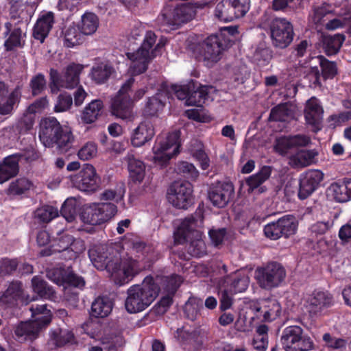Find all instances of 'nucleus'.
I'll use <instances>...</instances> for the list:
<instances>
[{
	"label": "nucleus",
	"mask_w": 351,
	"mask_h": 351,
	"mask_svg": "<svg viewBox=\"0 0 351 351\" xmlns=\"http://www.w3.org/2000/svg\"><path fill=\"white\" fill-rule=\"evenodd\" d=\"M33 291L40 298L49 300L56 298V291L52 286L40 276H34L32 280Z\"/></svg>",
	"instance_id": "nucleus-32"
},
{
	"label": "nucleus",
	"mask_w": 351,
	"mask_h": 351,
	"mask_svg": "<svg viewBox=\"0 0 351 351\" xmlns=\"http://www.w3.org/2000/svg\"><path fill=\"white\" fill-rule=\"evenodd\" d=\"M74 241L73 236L69 234H64L58 240L54 241L53 243L41 250L39 252L40 256H49L54 253L64 252L69 248Z\"/></svg>",
	"instance_id": "nucleus-36"
},
{
	"label": "nucleus",
	"mask_w": 351,
	"mask_h": 351,
	"mask_svg": "<svg viewBox=\"0 0 351 351\" xmlns=\"http://www.w3.org/2000/svg\"><path fill=\"white\" fill-rule=\"evenodd\" d=\"M134 82L130 77L121 87L116 96L112 99L110 109L112 115L121 119H129L132 117V100L128 92Z\"/></svg>",
	"instance_id": "nucleus-10"
},
{
	"label": "nucleus",
	"mask_w": 351,
	"mask_h": 351,
	"mask_svg": "<svg viewBox=\"0 0 351 351\" xmlns=\"http://www.w3.org/2000/svg\"><path fill=\"white\" fill-rule=\"evenodd\" d=\"M177 170L178 173L192 181H195L199 176V171L195 167L186 161L178 163Z\"/></svg>",
	"instance_id": "nucleus-56"
},
{
	"label": "nucleus",
	"mask_w": 351,
	"mask_h": 351,
	"mask_svg": "<svg viewBox=\"0 0 351 351\" xmlns=\"http://www.w3.org/2000/svg\"><path fill=\"white\" fill-rule=\"evenodd\" d=\"M293 111L291 110L289 103H282L272 108L269 120L271 121H286L289 118L293 117Z\"/></svg>",
	"instance_id": "nucleus-44"
},
{
	"label": "nucleus",
	"mask_w": 351,
	"mask_h": 351,
	"mask_svg": "<svg viewBox=\"0 0 351 351\" xmlns=\"http://www.w3.org/2000/svg\"><path fill=\"white\" fill-rule=\"evenodd\" d=\"M72 104L71 95L67 92H63L57 97L53 110L55 112H64L70 110Z\"/></svg>",
	"instance_id": "nucleus-54"
},
{
	"label": "nucleus",
	"mask_w": 351,
	"mask_h": 351,
	"mask_svg": "<svg viewBox=\"0 0 351 351\" xmlns=\"http://www.w3.org/2000/svg\"><path fill=\"white\" fill-rule=\"evenodd\" d=\"M39 157L38 153L34 150L25 152H18L5 157L0 162V184H3L15 177L19 172V162L35 160Z\"/></svg>",
	"instance_id": "nucleus-13"
},
{
	"label": "nucleus",
	"mask_w": 351,
	"mask_h": 351,
	"mask_svg": "<svg viewBox=\"0 0 351 351\" xmlns=\"http://www.w3.org/2000/svg\"><path fill=\"white\" fill-rule=\"evenodd\" d=\"M321 68V74L324 81L333 79L338 73V69L335 62L330 61L322 55L317 56Z\"/></svg>",
	"instance_id": "nucleus-46"
},
{
	"label": "nucleus",
	"mask_w": 351,
	"mask_h": 351,
	"mask_svg": "<svg viewBox=\"0 0 351 351\" xmlns=\"http://www.w3.org/2000/svg\"><path fill=\"white\" fill-rule=\"evenodd\" d=\"M105 176L103 178L97 173L95 168L89 164V193L95 192L107 184Z\"/></svg>",
	"instance_id": "nucleus-52"
},
{
	"label": "nucleus",
	"mask_w": 351,
	"mask_h": 351,
	"mask_svg": "<svg viewBox=\"0 0 351 351\" xmlns=\"http://www.w3.org/2000/svg\"><path fill=\"white\" fill-rule=\"evenodd\" d=\"M188 252L193 256L202 257L205 254V243L201 239H196L190 242Z\"/></svg>",
	"instance_id": "nucleus-62"
},
{
	"label": "nucleus",
	"mask_w": 351,
	"mask_h": 351,
	"mask_svg": "<svg viewBox=\"0 0 351 351\" xmlns=\"http://www.w3.org/2000/svg\"><path fill=\"white\" fill-rule=\"evenodd\" d=\"M130 176L134 182H141L145 173V166L143 161L130 158L128 161Z\"/></svg>",
	"instance_id": "nucleus-48"
},
{
	"label": "nucleus",
	"mask_w": 351,
	"mask_h": 351,
	"mask_svg": "<svg viewBox=\"0 0 351 351\" xmlns=\"http://www.w3.org/2000/svg\"><path fill=\"white\" fill-rule=\"evenodd\" d=\"M58 216V210L49 205L43 206L37 208L35 211V219H37L40 223H48Z\"/></svg>",
	"instance_id": "nucleus-47"
},
{
	"label": "nucleus",
	"mask_w": 351,
	"mask_h": 351,
	"mask_svg": "<svg viewBox=\"0 0 351 351\" xmlns=\"http://www.w3.org/2000/svg\"><path fill=\"white\" fill-rule=\"evenodd\" d=\"M195 215H191L186 217L180 223L177 231L175 232V239L181 240L182 242L186 241L189 239L190 234L195 231L198 221L202 223L204 219L202 210L196 211Z\"/></svg>",
	"instance_id": "nucleus-25"
},
{
	"label": "nucleus",
	"mask_w": 351,
	"mask_h": 351,
	"mask_svg": "<svg viewBox=\"0 0 351 351\" xmlns=\"http://www.w3.org/2000/svg\"><path fill=\"white\" fill-rule=\"evenodd\" d=\"M345 40L346 36L342 34L324 36L323 38V49L325 53L328 56L337 54L339 51Z\"/></svg>",
	"instance_id": "nucleus-41"
},
{
	"label": "nucleus",
	"mask_w": 351,
	"mask_h": 351,
	"mask_svg": "<svg viewBox=\"0 0 351 351\" xmlns=\"http://www.w3.org/2000/svg\"><path fill=\"white\" fill-rule=\"evenodd\" d=\"M217 289L219 299V309L221 311H225L231 308L234 294L230 293V291L219 282H217Z\"/></svg>",
	"instance_id": "nucleus-50"
},
{
	"label": "nucleus",
	"mask_w": 351,
	"mask_h": 351,
	"mask_svg": "<svg viewBox=\"0 0 351 351\" xmlns=\"http://www.w3.org/2000/svg\"><path fill=\"white\" fill-rule=\"evenodd\" d=\"M346 13H335L332 5L326 3H322L320 6L315 8L314 10V17L317 22H320L325 16H326L328 14L337 15L340 16H343Z\"/></svg>",
	"instance_id": "nucleus-59"
},
{
	"label": "nucleus",
	"mask_w": 351,
	"mask_h": 351,
	"mask_svg": "<svg viewBox=\"0 0 351 351\" xmlns=\"http://www.w3.org/2000/svg\"><path fill=\"white\" fill-rule=\"evenodd\" d=\"M324 178L323 173L317 169L308 170L300 174L299 178L298 198H308L319 187Z\"/></svg>",
	"instance_id": "nucleus-19"
},
{
	"label": "nucleus",
	"mask_w": 351,
	"mask_h": 351,
	"mask_svg": "<svg viewBox=\"0 0 351 351\" xmlns=\"http://www.w3.org/2000/svg\"><path fill=\"white\" fill-rule=\"evenodd\" d=\"M196 15L195 8L191 3H182L173 10H165L161 14L162 21L171 29H178L180 25L192 20Z\"/></svg>",
	"instance_id": "nucleus-15"
},
{
	"label": "nucleus",
	"mask_w": 351,
	"mask_h": 351,
	"mask_svg": "<svg viewBox=\"0 0 351 351\" xmlns=\"http://www.w3.org/2000/svg\"><path fill=\"white\" fill-rule=\"evenodd\" d=\"M271 173V167L269 166H263L256 173L250 176L246 179V184L249 186V192H252L254 189L258 188L268 180Z\"/></svg>",
	"instance_id": "nucleus-42"
},
{
	"label": "nucleus",
	"mask_w": 351,
	"mask_h": 351,
	"mask_svg": "<svg viewBox=\"0 0 351 351\" xmlns=\"http://www.w3.org/2000/svg\"><path fill=\"white\" fill-rule=\"evenodd\" d=\"M66 271L62 267L52 268L47 271V276L51 281L58 285H64Z\"/></svg>",
	"instance_id": "nucleus-63"
},
{
	"label": "nucleus",
	"mask_w": 351,
	"mask_h": 351,
	"mask_svg": "<svg viewBox=\"0 0 351 351\" xmlns=\"http://www.w3.org/2000/svg\"><path fill=\"white\" fill-rule=\"evenodd\" d=\"M256 276L260 287L269 290L281 284L285 278L286 271L281 264L271 262L265 267L257 268Z\"/></svg>",
	"instance_id": "nucleus-12"
},
{
	"label": "nucleus",
	"mask_w": 351,
	"mask_h": 351,
	"mask_svg": "<svg viewBox=\"0 0 351 351\" xmlns=\"http://www.w3.org/2000/svg\"><path fill=\"white\" fill-rule=\"evenodd\" d=\"M52 319L51 311H45L42 314L36 315V316H32L30 321L34 323V325L36 327H39V330L47 327L51 323Z\"/></svg>",
	"instance_id": "nucleus-61"
},
{
	"label": "nucleus",
	"mask_w": 351,
	"mask_h": 351,
	"mask_svg": "<svg viewBox=\"0 0 351 351\" xmlns=\"http://www.w3.org/2000/svg\"><path fill=\"white\" fill-rule=\"evenodd\" d=\"M305 78L309 80L310 86L315 88L322 86L321 78H322V77L317 66H311Z\"/></svg>",
	"instance_id": "nucleus-64"
},
{
	"label": "nucleus",
	"mask_w": 351,
	"mask_h": 351,
	"mask_svg": "<svg viewBox=\"0 0 351 351\" xmlns=\"http://www.w3.org/2000/svg\"><path fill=\"white\" fill-rule=\"evenodd\" d=\"M180 287V282L177 281L176 277H171L167 285L169 293L163 297L158 302L156 306V311L158 313H165L171 305L173 304V297Z\"/></svg>",
	"instance_id": "nucleus-34"
},
{
	"label": "nucleus",
	"mask_w": 351,
	"mask_h": 351,
	"mask_svg": "<svg viewBox=\"0 0 351 351\" xmlns=\"http://www.w3.org/2000/svg\"><path fill=\"white\" fill-rule=\"evenodd\" d=\"M306 308L311 315H317L333 304V297L327 291L315 290L306 300Z\"/></svg>",
	"instance_id": "nucleus-23"
},
{
	"label": "nucleus",
	"mask_w": 351,
	"mask_h": 351,
	"mask_svg": "<svg viewBox=\"0 0 351 351\" xmlns=\"http://www.w3.org/2000/svg\"><path fill=\"white\" fill-rule=\"evenodd\" d=\"M30 301L32 299L25 294L23 285L19 280H13L10 282L6 290L0 293V306L5 308L27 305Z\"/></svg>",
	"instance_id": "nucleus-14"
},
{
	"label": "nucleus",
	"mask_w": 351,
	"mask_h": 351,
	"mask_svg": "<svg viewBox=\"0 0 351 351\" xmlns=\"http://www.w3.org/2000/svg\"><path fill=\"white\" fill-rule=\"evenodd\" d=\"M234 195V186L228 181H218L212 184L208 191V197L214 206L224 208Z\"/></svg>",
	"instance_id": "nucleus-17"
},
{
	"label": "nucleus",
	"mask_w": 351,
	"mask_h": 351,
	"mask_svg": "<svg viewBox=\"0 0 351 351\" xmlns=\"http://www.w3.org/2000/svg\"><path fill=\"white\" fill-rule=\"evenodd\" d=\"M155 135L154 126L150 123H141L134 130L131 143L134 147H139L152 140Z\"/></svg>",
	"instance_id": "nucleus-28"
},
{
	"label": "nucleus",
	"mask_w": 351,
	"mask_h": 351,
	"mask_svg": "<svg viewBox=\"0 0 351 351\" xmlns=\"http://www.w3.org/2000/svg\"><path fill=\"white\" fill-rule=\"evenodd\" d=\"M263 315V321L271 322L277 319L281 313V306L276 300H267L263 306L256 309Z\"/></svg>",
	"instance_id": "nucleus-38"
},
{
	"label": "nucleus",
	"mask_w": 351,
	"mask_h": 351,
	"mask_svg": "<svg viewBox=\"0 0 351 351\" xmlns=\"http://www.w3.org/2000/svg\"><path fill=\"white\" fill-rule=\"evenodd\" d=\"M169 93L165 91H159L154 96L148 97L143 110L145 117H157L167 102Z\"/></svg>",
	"instance_id": "nucleus-26"
},
{
	"label": "nucleus",
	"mask_w": 351,
	"mask_h": 351,
	"mask_svg": "<svg viewBox=\"0 0 351 351\" xmlns=\"http://www.w3.org/2000/svg\"><path fill=\"white\" fill-rule=\"evenodd\" d=\"M88 21V11H86L81 19V25L77 27H68L64 34V45L66 47H73L75 45L82 44L85 40V36L88 34L85 27Z\"/></svg>",
	"instance_id": "nucleus-24"
},
{
	"label": "nucleus",
	"mask_w": 351,
	"mask_h": 351,
	"mask_svg": "<svg viewBox=\"0 0 351 351\" xmlns=\"http://www.w3.org/2000/svg\"><path fill=\"white\" fill-rule=\"evenodd\" d=\"M329 190L336 201L346 202L351 199V178H344L331 184Z\"/></svg>",
	"instance_id": "nucleus-30"
},
{
	"label": "nucleus",
	"mask_w": 351,
	"mask_h": 351,
	"mask_svg": "<svg viewBox=\"0 0 351 351\" xmlns=\"http://www.w3.org/2000/svg\"><path fill=\"white\" fill-rule=\"evenodd\" d=\"M89 225L104 223L115 215L117 207L112 203H93L89 204Z\"/></svg>",
	"instance_id": "nucleus-20"
},
{
	"label": "nucleus",
	"mask_w": 351,
	"mask_h": 351,
	"mask_svg": "<svg viewBox=\"0 0 351 351\" xmlns=\"http://www.w3.org/2000/svg\"><path fill=\"white\" fill-rule=\"evenodd\" d=\"M54 23V15L51 12L43 14L37 20L33 28V36L43 43Z\"/></svg>",
	"instance_id": "nucleus-27"
},
{
	"label": "nucleus",
	"mask_w": 351,
	"mask_h": 351,
	"mask_svg": "<svg viewBox=\"0 0 351 351\" xmlns=\"http://www.w3.org/2000/svg\"><path fill=\"white\" fill-rule=\"evenodd\" d=\"M113 71V67L107 62L97 60L91 69L90 77L95 84H103L109 80Z\"/></svg>",
	"instance_id": "nucleus-29"
},
{
	"label": "nucleus",
	"mask_w": 351,
	"mask_h": 351,
	"mask_svg": "<svg viewBox=\"0 0 351 351\" xmlns=\"http://www.w3.org/2000/svg\"><path fill=\"white\" fill-rule=\"evenodd\" d=\"M324 110L319 99L312 97L306 101L304 110V118L308 125L312 128V131L317 132L322 130V119Z\"/></svg>",
	"instance_id": "nucleus-22"
},
{
	"label": "nucleus",
	"mask_w": 351,
	"mask_h": 351,
	"mask_svg": "<svg viewBox=\"0 0 351 351\" xmlns=\"http://www.w3.org/2000/svg\"><path fill=\"white\" fill-rule=\"evenodd\" d=\"M47 81L43 73L33 76L29 82V86L34 96L40 95L46 89Z\"/></svg>",
	"instance_id": "nucleus-58"
},
{
	"label": "nucleus",
	"mask_w": 351,
	"mask_h": 351,
	"mask_svg": "<svg viewBox=\"0 0 351 351\" xmlns=\"http://www.w3.org/2000/svg\"><path fill=\"white\" fill-rule=\"evenodd\" d=\"M6 28L5 35L10 34V36L5 40L4 46L7 51H11L14 50L15 47H21V38L22 34V30L20 27H15L11 31L12 24L10 22H7L5 24Z\"/></svg>",
	"instance_id": "nucleus-43"
},
{
	"label": "nucleus",
	"mask_w": 351,
	"mask_h": 351,
	"mask_svg": "<svg viewBox=\"0 0 351 351\" xmlns=\"http://www.w3.org/2000/svg\"><path fill=\"white\" fill-rule=\"evenodd\" d=\"M280 343L285 351H309L314 349V342L299 326H287L282 330Z\"/></svg>",
	"instance_id": "nucleus-8"
},
{
	"label": "nucleus",
	"mask_w": 351,
	"mask_h": 351,
	"mask_svg": "<svg viewBox=\"0 0 351 351\" xmlns=\"http://www.w3.org/2000/svg\"><path fill=\"white\" fill-rule=\"evenodd\" d=\"M272 45L277 49L288 47L295 36L292 23L285 18H275L269 25Z\"/></svg>",
	"instance_id": "nucleus-9"
},
{
	"label": "nucleus",
	"mask_w": 351,
	"mask_h": 351,
	"mask_svg": "<svg viewBox=\"0 0 351 351\" xmlns=\"http://www.w3.org/2000/svg\"><path fill=\"white\" fill-rule=\"evenodd\" d=\"M298 226L295 217L291 215H286L266 224L263 232L265 236L271 240H278L281 237L287 239L296 233Z\"/></svg>",
	"instance_id": "nucleus-11"
},
{
	"label": "nucleus",
	"mask_w": 351,
	"mask_h": 351,
	"mask_svg": "<svg viewBox=\"0 0 351 351\" xmlns=\"http://www.w3.org/2000/svg\"><path fill=\"white\" fill-rule=\"evenodd\" d=\"M160 288L152 276H146L142 284L132 286L128 290L125 306L130 313L143 311L158 295Z\"/></svg>",
	"instance_id": "nucleus-4"
},
{
	"label": "nucleus",
	"mask_w": 351,
	"mask_h": 351,
	"mask_svg": "<svg viewBox=\"0 0 351 351\" xmlns=\"http://www.w3.org/2000/svg\"><path fill=\"white\" fill-rule=\"evenodd\" d=\"M39 138L45 147H56L60 153L66 152L71 147L74 139L71 129L61 125L57 119L53 117L41 121Z\"/></svg>",
	"instance_id": "nucleus-2"
},
{
	"label": "nucleus",
	"mask_w": 351,
	"mask_h": 351,
	"mask_svg": "<svg viewBox=\"0 0 351 351\" xmlns=\"http://www.w3.org/2000/svg\"><path fill=\"white\" fill-rule=\"evenodd\" d=\"M237 19L243 16L250 10V0H228Z\"/></svg>",
	"instance_id": "nucleus-60"
},
{
	"label": "nucleus",
	"mask_w": 351,
	"mask_h": 351,
	"mask_svg": "<svg viewBox=\"0 0 351 351\" xmlns=\"http://www.w3.org/2000/svg\"><path fill=\"white\" fill-rule=\"evenodd\" d=\"M180 132H169L166 138L157 137L152 148L154 162L160 167L166 166L171 158L180 152Z\"/></svg>",
	"instance_id": "nucleus-7"
},
{
	"label": "nucleus",
	"mask_w": 351,
	"mask_h": 351,
	"mask_svg": "<svg viewBox=\"0 0 351 351\" xmlns=\"http://www.w3.org/2000/svg\"><path fill=\"white\" fill-rule=\"evenodd\" d=\"M237 32L236 27H227L223 32L212 34L197 43L193 49L196 59L199 61L218 62L223 51L232 46L234 42L230 36Z\"/></svg>",
	"instance_id": "nucleus-3"
},
{
	"label": "nucleus",
	"mask_w": 351,
	"mask_h": 351,
	"mask_svg": "<svg viewBox=\"0 0 351 351\" xmlns=\"http://www.w3.org/2000/svg\"><path fill=\"white\" fill-rule=\"evenodd\" d=\"M60 212L66 221H73L77 213L76 199L72 197L67 198L62 205Z\"/></svg>",
	"instance_id": "nucleus-49"
},
{
	"label": "nucleus",
	"mask_w": 351,
	"mask_h": 351,
	"mask_svg": "<svg viewBox=\"0 0 351 351\" xmlns=\"http://www.w3.org/2000/svg\"><path fill=\"white\" fill-rule=\"evenodd\" d=\"M84 66L75 62L67 65L62 73L51 68L49 87L51 93L57 94L61 88L73 89L80 84V75Z\"/></svg>",
	"instance_id": "nucleus-6"
},
{
	"label": "nucleus",
	"mask_w": 351,
	"mask_h": 351,
	"mask_svg": "<svg viewBox=\"0 0 351 351\" xmlns=\"http://www.w3.org/2000/svg\"><path fill=\"white\" fill-rule=\"evenodd\" d=\"M40 330L39 327L34 325L30 320L21 322L14 330L18 341H33L38 338Z\"/></svg>",
	"instance_id": "nucleus-37"
},
{
	"label": "nucleus",
	"mask_w": 351,
	"mask_h": 351,
	"mask_svg": "<svg viewBox=\"0 0 351 351\" xmlns=\"http://www.w3.org/2000/svg\"><path fill=\"white\" fill-rule=\"evenodd\" d=\"M311 143L308 136L304 134L283 136L276 138L274 147V151L282 156H287L289 152L296 147H306Z\"/></svg>",
	"instance_id": "nucleus-21"
},
{
	"label": "nucleus",
	"mask_w": 351,
	"mask_h": 351,
	"mask_svg": "<svg viewBox=\"0 0 351 351\" xmlns=\"http://www.w3.org/2000/svg\"><path fill=\"white\" fill-rule=\"evenodd\" d=\"M113 304V302L109 297L99 296L92 303L91 313L89 312V315L95 317H106L111 313Z\"/></svg>",
	"instance_id": "nucleus-33"
},
{
	"label": "nucleus",
	"mask_w": 351,
	"mask_h": 351,
	"mask_svg": "<svg viewBox=\"0 0 351 351\" xmlns=\"http://www.w3.org/2000/svg\"><path fill=\"white\" fill-rule=\"evenodd\" d=\"M194 81L193 80H191L188 83L184 84H172L171 89L179 100H185V101H186L191 90L195 88Z\"/></svg>",
	"instance_id": "nucleus-53"
},
{
	"label": "nucleus",
	"mask_w": 351,
	"mask_h": 351,
	"mask_svg": "<svg viewBox=\"0 0 351 351\" xmlns=\"http://www.w3.org/2000/svg\"><path fill=\"white\" fill-rule=\"evenodd\" d=\"M89 259L97 269H106L115 278L121 276V285L128 283L144 268L140 261L128 255L108 257L102 247L89 249Z\"/></svg>",
	"instance_id": "nucleus-1"
},
{
	"label": "nucleus",
	"mask_w": 351,
	"mask_h": 351,
	"mask_svg": "<svg viewBox=\"0 0 351 351\" xmlns=\"http://www.w3.org/2000/svg\"><path fill=\"white\" fill-rule=\"evenodd\" d=\"M32 184L27 178H18L10 184L7 193L14 195H22L30 189Z\"/></svg>",
	"instance_id": "nucleus-51"
},
{
	"label": "nucleus",
	"mask_w": 351,
	"mask_h": 351,
	"mask_svg": "<svg viewBox=\"0 0 351 351\" xmlns=\"http://www.w3.org/2000/svg\"><path fill=\"white\" fill-rule=\"evenodd\" d=\"M74 334L70 330L56 328L50 332V341L56 348H61L74 340Z\"/></svg>",
	"instance_id": "nucleus-40"
},
{
	"label": "nucleus",
	"mask_w": 351,
	"mask_h": 351,
	"mask_svg": "<svg viewBox=\"0 0 351 351\" xmlns=\"http://www.w3.org/2000/svg\"><path fill=\"white\" fill-rule=\"evenodd\" d=\"M180 338L182 346L185 350L198 351L202 347L204 338L199 330H184Z\"/></svg>",
	"instance_id": "nucleus-31"
},
{
	"label": "nucleus",
	"mask_w": 351,
	"mask_h": 351,
	"mask_svg": "<svg viewBox=\"0 0 351 351\" xmlns=\"http://www.w3.org/2000/svg\"><path fill=\"white\" fill-rule=\"evenodd\" d=\"M156 39L157 36L154 32L147 31L138 50L127 53L128 59L132 61L130 69L133 75H140L145 72L150 61L160 53L161 49L166 45L167 39L161 38L152 49Z\"/></svg>",
	"instance_id": "nucleus-5"
},
{
	"label": "nucleus",
	"mask_w": 351,
	"mask_h": 351,
	"mask_svg": "<svg viewBox=\"0 0 351 351\" xmlns=\"http://www.w3.org/2000/svg\"><path fill=\"white\" fill-rule=\"evenodd\" d=\"M19 267V259L8 258H3L0 265V274L2 276H17V269Z\"/></svg>",
	"instance_id": "nucleus-57"
},
{
	"label": "nucleus",
	"mask_w": 351,
	"mask_h": 351,
	"mask_svg": "<svg viewBox=\"0 0 351 351\" xmlns=\"http://www.w3.org/2000/svg\"><path fill=\"white\" fill-rule=\"evenodd\" d=\"M21 92L19 87H16L5 98L0 97V114H12L21 101Z\"/></svg>",
	"instance_id": "nucleus-35"
},
{
	"label": "nucleus",
	"mask_w": 351,
	"mask_h": 351,
	"mask_svg": "<svg viewBox=\"0 0 351 351\" xmlns=\"http://www.w3.org/2000/svg\"><path fill=\"white\" fill-rule=\"evenodd\" d=\"M217 268L218 273L220 275H226L220 278L218 282L230 291V293H241L247 289L249 278L247 276L240 272H234L230 275H226L228 273L227 266L222 263L218 264Z\"/></svg>",
	"instance_id": "nucleus-18"
},
{
	"label": "nucleus",
	"mask_w": 351,
	"mask_h": 351,
	"mask_svg": "<svg viewBox=\"0 0 351 351\" xmlns=\"http://www.w3.org/2000/svg\"><path fill=\"white\" fill-rule=\"evenodd\" d=\"M195 88L191 90L189 97L185 101L188 106H202L208 97V86H202L198 82L194 81Z\"/></svg>",
	"instance_id": "nucleus-39"
},
{
	"label": "nucleus",
	"mask_w": 351,
	"mask_h": 351,
	"mask_svg": "<svg viewBox=\"0 0 351 351\" xmlns=\"http://www.w3.org/2000/svg\"><path fill=\"white\" fill-rule=\"evenodd\" d=\"M215 16L219 21L230 22L237 19L231 4L228 0H221L215 8Z\"/></svg>",
	"instance_id": "nucleus-45"
},
{
	"label": "nucleus",
	"mask_w": 351,
	"mask_h": 351,
	"mask_svg": "<svg viewBox=\"0 0 351 351\" xmlns=\"http://www.w3.org/2000/svg\"><path fill=\"white\" fill-rule=\"evenodd\" d=\"M169 200L179 209H187L193 204V185L189 181H176L169 189Z\"/></svg>",
	"instance_id": "nucleus-16"
},
{
	"label": "nucleus",
	"mask_w": 351,
	"mask_h": 351,
	"mask_svg": "<svg viewBox=\"0 0 351 351\" xmlns=\"http://www.w3.org/2000/svg\"><path fill=\"white\" fill-rule=\"evenodd\" d=\"M88 163H84L82 169L76 175L71 177L73 186L79 190L88 192Z\"/></svg>",
	"instance_id": "nucleus-55"
}]
</instances>
